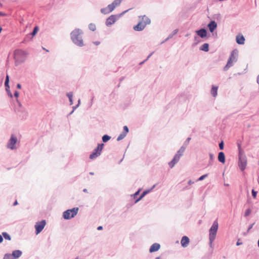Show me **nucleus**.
Listing matches in <instances>:
<instances>
[{
    "label": "nucleus",
    "instance_id": "4c0bfd02",
    "mask_svg": "<svg viewBox=\"0 0 259 259\" xmlns=\"http://www.w3.org/2000/svg\"><path fill=\"white\" fill-rule=\"evenodd\" d=\"M251 212V210L250 208H248L246 210L245 213H244V217H246L250 215V214Z\"/></svg>",
    "mask_w": 259,
    "mask_h": 259
},
{
    "label": "nucleus",
    "instance_id": "69168bd1",
    "mask_svg": "<svg viewBox=\"0 0 259 259\" xmlns=\"http://www.w3.org/2000/svg\"><path fill=\"white\" fill-rule=\"evenodd\" d=\"M83 192H85V193H87L88 192V190L87 189H84L83 190Z\"/></svg>",
    "mask_w": 259,
    "mask_h": 259
},
{
    "label": "nucleus",
    "instance_id": "5fc2aeb1",
    "mask_svg": "<svg viewBox=\"0 0 259 259\" xmlns=\"http://www.w3.org/2000/svg\"><path fill=\"white\" fill-rule=\"evenodd\" d=\"M153 53L154 52H152L150 54H149L147 58L145 59V61H147L153 55Z\"/></svg>",
    "mask_w": 259,
    "mask_h": 259
},
{
    "label": "nucleus",
    "instance_id": "58836bf2",
    "mask_svg": "<svg viewBox=\"0 0 259 259\" xmlns=\"http://www.w3.org/2000/svg\"><path fill=\"white\" fill-rule=\"evenodd\" d=\"M208 176V174H205V175H202L200 177H199L198 179H197V181H202L203 180H204L205 178H206Z\"/></svg>",
    "mask_w": 259,
    "mask_h": 259
},
{
    "label": "nucleus",
    "instance_id": "49530a36",
    "mask_svg": "<svg viewBox=\"0 0 259 259\" xmlns=\"http://www.w3.org/2000/svg\"><path fill=\"white\" fill-rule=\"evenodd\" d=\"M254 223H252V224L250 225L247 229V232H249V231L252 228L253 225H254Z\"/></svg>",
    "mask_w": 259,
    "mask_h": 259
},
{
    "label": "nucleus",
    "instance_id": "7c9ffc66",
    "mask_svg": "<svg viewBox=\"0 0 259 259\" xmlns=\"http://www.w3.org/2000/svg\"><path fill=\"white\" fill-rule=\"evenodd\" d=\"M110 139L111 137L108 135H104L102 138L103 142L104 143L108 142Z\"/></svg>",
    "mask_w": 259,
    "mask_h": 259
},
{
    "label": "nucleus",
    "instance_id": "4be33fe9",
    "mask_svg": "<svg viewBox=\"0 0 259 259\" xmlns=\"http://www.w3.org/2000/svg\"><path fill=\"white\" fill-rule=\"evenodd\" d=\"M22 254V252L20 250H14L11 254L12 256L14 257V259H17L20 257Z\"/></svg>",
    "mask_w": 259,
    "mask_h": 259
},
{
    "label": "nucleus",
    "instance_id": "72a5a7b5",
    "mask_svg": "<svg viewBox=\"0 0 259 259\" xmlns=\"http://www.w3.org/2000/svg\"><path fill=\"white\" fill-rule=\"evenodd\" d=\"M121 3L120 0H114L112 3L111 5L114 6V8H115L117 6H119Z\"/></svg>",
    "mask_w": 259,
    "mask_h": 259
},
{
    "label": "nucleus",
    "instance_id": "20e7f679",
    "mask_svg": "<svg viewBox=\"0 0 259 259\" xmlns=\"http://www.w3.org/2000/svg\"><path fill=\"white\" fill-rule=\"evenodd\" d=\"M238 57V51L237 50H234L232 51L229 58L227 61V63L226 66L224 67V70L227 71L229 68L232 67L234 63L236 62L237 61Z\"/></svg>",
    "mask_w": 259,
    "mask_h": 259
},
{
    "label": "nucleus",
    "instance_id": "f03ea898",
    "mask_svg": "<svg viewBox=\"0 0 259 259\" xmlns=\"http://www.w3.org/2000/svg\"><path fill=\"white\" fill-rule=\"evenodd\" d=\"M14 59L15 62V65H18L25 62L27 53L22 50H16L14 52Z\"/></svg>",
    "mask_w": 259,
    "mask_h": 259
},
{
    "label": "nucleus",
    "instance_id": "2f4dec72",
    "mask_svg": "<svg viewBox=\"0 0 259 259\" xmlns=\"http://www.w3.org/2000/svg\"><path fill=\"white\" fill-rule=\"evenodd\" d=\"M9 76L7 74L6 76V79H5V85L6 88L10 89V86H9Z\"/></svg>",
    "mask_w": 259,
    "mask_h": 259
},
{
    "label": "nucleus",
    "instance_id": "0e129e2a",
    "mask_svg": "<svg viewBox=\"0 0 259 259\" xmlns=\"http://www.w3.org/2000/svg\"><path fill=\"white\" fill-rule=\"evenodd\" d=\"M124 79V77L123 76V77H121L120 79H119V80H120V82H121L122 80H123V79Z\"/></svg>",
    "mask_w": 259,
    "mask_h": 259
},
{
    "label": "nucleus",
    "instance_id": "8fccbe9b",
    "mask_svg": "<svg viewBox=\"0 0 259 259\" xmlns=\"http://www.w3.org/2000/svg\"><path fill=\"white\" fill-rule=\"evenodd\" d=\"M16 102H17L19 107L20 108H22V105L18 99H16Z\"/></svg>",
    "mask_w": 259,
    "mask_h": 259
},
{
    "label": "nucleus",
    "instance_id": "1a4fd4ad",
    "mask_svg": "<svg viewBox=\"0 0 259 259\" xmlns=\"http://www.w3.org/2000/svg\"><path fill=\"white\" fill-rule=\"evenodd\" d=\"M17 142V137L14 135H12L10 140H9L7 147L8 148L10 149L11 150H15L17 148L16 146V144Z\"/></svg>",
    "mask_w": 259,
    "mask_h": 259
},
{
    "label": "nucleus",
    "instance_id": "a211bd4d",
    "mask_svg": "<svg viewBox=\"0 0 259 259\" xmlns=\"http://www.w3.org/2000/svg\"><path fill=\"white\" fill-rule=\"evenodd\" d=\"M139 19L140 21L142 22L143 24H145L146 26L151 23L150 19L145 15L139 16Z\"/></svg>",
    "mask_w": 259,
    "mask_h": 259
},
{
    "label": "nucleus",
    "instance_id": "cd10ccee",
    "mask_svg": "<svg viewBox=\"0 0 259 259\" xmlns=\"http://www.w3.org/2000/svg\"><path fill=\"white\" fill-rule=\"evenodd\" d=\"M191 138L190 137H188L186 139L185 141L184 142L183 145L182 147H184L185 149L187 147L188 145H189V142L191 140Z\"/></svg>",
    "mask_w": 259,
    "mask_h": 259
},
{
    "label": "nucleus",
    "instance_id": "dca6fc26",
    "mask_svg": "<svg viewBox=\"0 0 259 259\" xmlns=\"http://www.w3.org/2000/svg\"><path fill=\"white\" fill-rule=\"evenodd\" d=\"M207 27L210 32H213L217 27V23L214 21H211L207 25Z\"/></svg>",
    "mask_w": 259,
    "mask_h": 259
},
{
    "label": "nucleus",
    "instance_id": "bf43d9fd",
    "mask_svg": "<svg viewBox=\"0 0 259 259\" xmlns=\"http://www.w3.org/2000/svg\"><path fill=\"white\" fill-rule=\"evenodd\" d=\"M103 229V227L100 226H99L98 228H97V230H102Z\"/></svg>",
    "mask_w": 259,
    "mask_h": 259
},
{
    "label": "nucleus",
    "instance_id": "7ed1b4c3",
    "mask_svg": "<svg viewBox=\"0 0 259 259\" xmlns=\"http://www.w3.org/2000/svg\"><path fill=\"white\" fill-rule=\"evenodd\" d=\"M218 222L214 221L209 230V241L210 246L212 245V242L215 238L218 230Z\"/></svg>",
    "mask_w": 259,
    "mask_h": 259
},
{
    "label": "nucleus",
    "instance_id": "aec40b11",
    "mask_svg": "<svg viewBox=\"0 0 259 259\" xmlns=\"http://www.w3.org/2000/svg\"><path fill=\"white\" fill-rule=\"evenodd\" d=\"M160 247V245L159 243H153L149 249V252L152 253L158 251Z\"/></svg>",
    "mask_w": 259,
    "mask_h": 259
},
{
    "label": "nucleus",
    "instance_id": "f8f14e48",
    "mask_svg": "<svg viewBox=\"0 0 259 259\" xmlns=\"http://www.w3.org/2000/svg\"><path fill=\"white\" fill-rule=\"evenodd\" d=\"M182 156L178 154H176L172 159L168 163V165L170 168H172L175 164L179 162Z\"/></svg>",
    "mask_w": 259,
    "mask_h": 259
},
{
    "label": "nucleus",
    "instance_id": "9b49d317",
    "mask_svg": "<svg viewBox=\"0 0 259 259\" xmlns=\"http://www.w3.org/2000/svg\"><path fill=\"white\" fill-rule=\"evenodd\" d=\"M114 9V6H112L111 4L108 5L107 7L102 8L100 11L102 14L106 15L112 12Z\"/></svg>",
    "mask_w": 259,
    "mask_h": 259
},
{
    "label": "nucleus",
    "instance_id": "37998d69",
    "mask_svg": "<svg viewBox=\"0 0 259 259\" xmlns=\"http://www.w3.org/2000/svg\"><path fill=\"white\" fill-rule=\"evenodd\" d=\"M67 96L69 99H72L73 98V93L70 92L67 94Z\"/></svg>",
    "mask_w": 259,
    "mask_h": 259
},
{
    "label": "nucleus",
    "instance_id": "4d7b16f0",
    "mask_svg": "<svg viewBox=\"0 0 259 259\" xmlns=\"http://www.w3.org/2000/svg\"><path fill=\"white\" fill-rule=\"evenodd\" d=\"M3 241V236L0 235V243H2Z\"/></svg>",
    "mask_w": 259,
    "mask_h": 259
},
{
    "label": "nucleus",
    "instance_id": "09e8293b",
    "mask_svg": "<svg viewBox=\"0 0 259 259\" xmlns=\"http://www.w3.org/2000/svg\"><path fill=\"white\" fill-rule=\"evenodd\" d=\"M79 104H80V100H79L78 101V104L76 106L73 107V111H74V110L76 109L79 106Z\"/></svg>",
    "mask_w": 259,
    "mask_h": 259
},
{
    "label": "nucleus",
    "instance_id": "79ce46f5",
    "mask_svg": "<svg viewBox=\"0 0 259 259\" xmlns=\"http://www.w3.org/2000/svg\"><path fill=\"white\" fill-rule=\"evenodd\" d=\"M251 193H252V197L254 198H255L256 197L257 192L255 191L254 189H252V191H251Z\"/></svg>",
    "mask_w": 259,
    "mask_h": 259
},
{
    "label": "nucleus",
    "instance_id": "f257e3e1",
    "mask_svg": "<svg viewBox=\"0 0 259 259\" xmlns=\"http://www.w3.org/2000/svg\"><path fill=\"white\" fill-rule=\"evenodd\" d=\"M83 31L79 28H76L70 33L71 39L72 42L77 46L82 47L84 46L82 34Z\"/></svg>",
    "mask_w": 259,
    "mask_h": 259
},
{
    "label": "nucleus",
    "instance_id": "4468645a",
    "mask_svg": "<svg viewBox=\"0 0 259 259\" xmlns=\"http://www.w3.org/2000/svg\"><path fill=\"white\" fill-rule=\"evenodd\" d=\"M128 132H129V130H128V127L126 125L124 126L123 130L122 132L117 137V141H119L122 140L123 139H124L126 137V136L127 134V133H128Z\"/></svg>",
    "mask_w": 259,
    "mask_h": 259
},
{
    "label": "nucleus",
    "instance_id": "de8ad7c7",
    "mask_svg": "<svg viewBox=\"0 0 259 259\" xmlns=\"http://www.w3.org/2000/svg\"><path fill=\"white\" fill-rule=\"evenodd\" d=\"M14 96L15 97L18 99V97L19 96V93L17 91H16L14 93Z\"/></svg>",
    "mask_w": 259,
    "mask_h": 259
},
{
    "label": "nucleus",
    "instance_id": "603ef678",
    "mask_svg": "<svg viewBox=\"0 0 259 259\" xmlns=\"http://www.w3.org/2000/svg\"><path fill=\"white\" fill-rule=\"evenodd\" d=\"M194 183V182L191 181V180H189L188 182V184L190 185L191 184H193Z\"/></svg>",
    "mask_w": 259,
    "mask_h": 259
},
{
    "label": "nucleus",
    "instance_id": "c756f323",
    "mask_svg": "<svg viewBox=\"0 0 259 259\" xmlns=\"http://www.w3.org/2000/svg\"><path fill=\"white\" fill-rule=\"evenodd\" d=\"M209 161L208 163V165H211L212 164L214 160V156L212 153H209Z\"/></svg>",
    "mask_w": 259,
    "mask_h": 259
},
{
    "label": "nucleus",
    "instance_id": "ea45409f",
    "mask_svg": "<svg viewBox=\"0 0 259 259\" xmlns=\"http://www.w3.org/2000/svg\"><path fill=\"white\" fill-rule=\"evenodd\" d=\"M6 92H7V93L8 95L10 98H13V95H12V94L11 93V91H10V89L6 88Z\"/></svg>",
    "mask_w": 259,
    "mask_h": 259
},
{
    "label": "nucleus",
    "instance_id": "774afa93",
    "mask_svg": "<svg viewBox=\"0 0 259 259\" xmlns=\"http://www.w3.org/2000/svg\"><path fill=\"white\" fill-rule=\"evenodd\" d=\"M155 259H160V257L158 256V257H156Z\"/></svg>",
    "mask_w": 259,
    "mask_h": 259
},
{
    "label": "nucleus",
    "instance_id": "bb28decb",
    "mask_svg": "<svg viewBox=\"0 0 259 259\" xmlns=\"http://www.w3.org/2000/svg\"><path fill=\"white\" fill-rule=\"evenodd\" d=\"M200 50L204 52H208L209 51V45L207 43L203 44L200 48Z\"/></svg>",
    "mask_w": 259,
    "mask_h": 259
},
{
    "label": "nucleus",
    "instance_id": "864d4df0",
    "mask_svg": "<svg viewBox=\"0 0 259 259\" xmlns=\"http://www.w3.org/2000/svg\"><path fill=\"white\" fill-rule=\"evenodd\" d=\"M242 244V243L241 242H239V239H238V241L236 243V245L239 246V245H241Z\"/></svg>",
    "mask_w": 259,
    "mask_h": 259
},
{
    "label": "nucleus",
    "instance_id": "0eeeda50",
    "mask_svg": "<svg viewBox=\"0 0 259 259\" xmlns=\"http://www.w3.org/2000/svg\"><path fill=\"white\" fill-rule=\"evenodd\" d=\"M128 10H126L123 12L122 13L118 15H112L109 16L106 20L105 24L108 27L110 26L112 24H113L116 20L118 19V18L122 15L123 14L126 13Z\"/></svg>",
    "mask_w": 259,
    "mask_h": 259
},
{
    "label": "nucleus",
    "instance_id": "e433bc0d",
    "mask_svg": "<svg viewBox=\"0 0 259 259\" xmlns=\"http://www.w3.org/2000/svg\"><path fill=\"white\" fill-rule=\"evenodd\" d=\"M38 30V28L37 26H35L34 28H33V30L32 31V32L31 33V35L32 36H34L36 33L37 32Z\"/></svg>",
    "mask_w": 259,
    "mask_h": 259
},
{
    "label": "nucleus",
    "instance_id": "f3484780",
    "mask_svg": "<svg viewBox=\"0 0 259 259\" xmlns=\"http://www.w3.org/2000/svg\"><path fill=\"white\" fill-rule=\"evenodd\" d=\"M196 33L200 37L204 38L207 35V30L205 28H201L195 31Z\"/></svg>",
    "mask_w": 259,
    "mask_h": 259
},
{
    "label": "nucleus",
    "instance_id": "39448f33",
    "mask_svg": "<svg viewBox=\"0 0 259 259\" xmlns=\"http://www.w3.org/2000/svg\"><path fill=\"white\" fill-rule=\"evenodd\" d=\"M238 166L240 169L243 171H244L247 165V157L243 152H240L238 155Z\"/></svg>",
    "mask_w": 259,
    "mask_h": 259
},
{
    "label": "nucleus",
    "instance_id": "412c9836",
    "mask_svg": "<svg viewBox=\"0 0 259 259\" xmlns=\"http://www.w3.org/2000/svg\"><path fill=\"white\" fill-rule=\"evenodd\" d=\"M189 243V239L187 236H184L182 237L181 243L183 247H186L188 246Z\"/></svg>",
    "mask_w": 259,
    "mask_h": 259
},
{
    "label": "nucleus",
    "instance_id": "a878e982",
    "mask_svg": "<svg viewBox=\"0 0 259 259\" xmlns=\"http://www.w3.org/2000/svg\"><path fill=\"white\" fill-rule=\"evenodd\" d=\"M179 30L178 29H175L171 33H170L168 36V37L164 40L161 43H164L166 41H167V40H168L169 39L171 38L174 35H175V34H176L178 32Z\"/></svg>",
    "mask_w": 259,
    "mask_h": 259
},
{
    "label": "nucleus",
    "instance_id": "6ab92c4d",
    "mask_svg": "<svg viewBox=\"0 0 259 259\" xmlns=\"http://www.w3.org/2000/svg\"><path fill=\"white\" fill-rule=\"evenodd\" d=\"M155 187V185H153V187L149 190H145L143 192V193L141 194V195L140 196V197L137 198L135 200V203L138 202L139 201H140L141 199H142L146 194H147L148 193H149L153 189H154Z\"/></svg>",
    "mask_w": 259,
    "mask_h": 259
},
{
    "label": "nucleus",
    "instance_id": "13d9d810",
    "mask_svg": "<svg viewBox=\"0 0 259 259\" xmlns=\"http://www.w3.org/2000/svg\"><path fill=\"white\" fill-rule=\"evenodd\" d=\"M6 14L3 12H0V16H5Z\"/></svg>",
    "mask_w": 259,
    "mask_h": 259
},
{
    "label": "nucleus",
    "instance_id": "423d86ee",
    "mask_svg": "<svg viewBox=\"0 0 259 259\" xmlns=\"http://www.w3.org/2000/svg\"><path fill=\"white\" fill-rule=\"evenodd\" d=\"M78 209V207H74L72 209H67L63 213V218L65 220H69L74 218L77 214Z\"/></svg>",
    "mask_w": 259,
    "mask_h": 259
},
{
    "label": "nucleus",
    "instance_id": "9d476101",
    "mask_svg": "<svg viewBox=\"0 0 259 259\" xmlns=\"http://www.w3.org/2000/svg\"><path fill=\"white\" fill-rule=\"evenodd\" d=\"M46 224V222L44 220L36 223L34 227L35 229V234L36 235L38 234L42 231Z\"/></svg>",
    "mask_w": 259,
    "mask_h": 259
},
{
    "label": "nucleus",
    "instance_id": "e2e57ef3",
    "mask_svg": "<svg viewBox=\"0 0 259 259\" xmlns=\"http://www.w3.org/2000/svg\"><path fill=\"white\" fill-rule=\"evenodd\" d=\"M17 204H18V202H17V200H16V201L14 202V203H13V206H16V205H17Z\"/></svg>",
    "mask_w": 259,
    "mask_h": 259
},
{
    "label": "nucleus",
    "instance_id": "c9c22d12",
    "mask_svg": "<svg viewBox=\"0 0 259 259\" xmlns=\"http://www.w3.org/2000/svg\"><path fill=\"white\" fill-rule=\"evenodd\" d=\"M3 259H14V257L11 253H6L4 256Z\"/></svg>",
    "mask_w": 259,
    "mask_h": 259
},
{
    "label": "nucleus",
    "instance_id": "a18cd8bd",
    "mask_svg": "<svg viewBox=\"0 0 259 259\" xmlns=\"http://www.w3.org/2000/svg\"><path fill=\"white\" fill-rule=\"evenodd\" d=\"M140 190L139 189V190H138L135 194H134L132 196H133V197H134V198H136V197L139 195V193H140Z\"/></svg>",
    "mask_w": 259,
    "mask_h": 259
},
{
    "label": "nucleus",
    "instance_id": "2eb2a0df",
    "mask_svg": "<svg viewBox=\"0 0 259 259\" xmlns=\"http://www.w3.org/2000/svg\"><path fill=\"white\" fill-rule=\"evenodd\" d=\"M146 26L142 22L139 20L137 25L134 26V29L137 31H141L144 29Z\"/></svg>",
    "mask_w": 259,
    "mask_h": 259
},
{
    "label": "nucleus",
    "instance_id": "680f3d73",
    "mask_svg": "<svg viewBox=\"0 0 259 259\" xmlns=\"http://www.w3.org/2000/svg\"><path fill=\"white\" fill-rule=\"evenodd\" d=\"M94 44H95L96 45H98L100 44V41H95L94 42Z\"/></svg>",
    "mask_w": 259,
    "mask_h": 259
},
{
    "label": "nucleus",
    "instance_id": "6e6d98bb",
    "mask_svg": "<svg viewBox=\"0 0 259 259\" xmlns=\"http://www.w3.org/2000/svg\"><path fill=\"white\" fill-rule=\"evenodd\" d=\"M17 88L18 89H20L21 88V85L20 83H18L17 84Z\"/></svg>",
    "mask_w": 259,
    "mask_h": 259
},
{
    "label": "nucleus",
    "instance_id": "ddd939ff",
    "mask_svg": "<svg viewBox=\"0 0 259 259\" xmlns=\"http://www.w3.org/2000/svg\"><path fill=\"white\" fill-rule=\"evenodd\" d=\"M182 156L178 154H176L172 159L168 163V165L170 168H172L175 164L179 162Z\"/></svg>",
    "mask_w": 259,
    "mask_h": 259
},
{
    "label": "nucleus",
    "instance_id": "c03bdc74",
    "mask_svg": "<svg viewBox=\"0 0 259 259\" xmlns=\"http://www.w3.org/2000/svg\"><path fill=\"white\" fill-rule=\"evenodd\" d=\"M224 144L223 141H222L219 143V148L221 150H223L224 149Z\"/></svg>",
    "mask_w": 259,
    "mask_h": 259
},
{
    "label": "nucleus",
    "instance_id": "6e6552de",
    "mask_svg": "<svg viewBox=\"0 0 259 259\" xmlns=\"http://www.w3.org/2000/svg\"><path fill=\"white\" fill-rule=\"evenodd\" d=\"M104 146V144L103 143L99 144L98 145L97 147L96 148H95L93 150V152H92V153L91 154H90V158L91 159H94L98 157V156H99L101 154V152L102 151Z\"/></svg>",
    "mask_w": 259,
    "mask_h": 259
},
{
    "label": "nucleus",
    "instance_id": "393cba45",
    "mask_svg": "<svg viewBox=\"0 0 259 259\" xmlns=\"http://www.w3.org/2000/svg\"><path fill=\"white\" fill-rule=\"evenodd\" d=\"M218 89V87L214 86V85L212 86V88L211 89V94L213 97H215L217 96Z\"/></svg>",
    "mask_w": 259,
    "mask_h": 259
},
{
    "label": "nucleus",
    "instance_id": "b1692460",
    "mask_svg": "<svg viewBox=\"0 0 259 259\" xmlns=\"http://www.w3.org/2000/svg\"><path fill=\"white\" fill-rule=\"evenodd\" d=\"M218 160L222 163H224L225 162V155L224 152H220L219 153Z\"/></svg>",
    "mask_w": 259,
    "mask_h": 259
},
{
    "label": "nucleus",
    "instance_id": "5701e85b",
    "mask_svg": "<svg viewBox=\"0 0 259 259\" xmlns=\"http://www.w3.org/2000/svg\"><path fill=\"white\" fill-rule=\"evenodd\" d=\"M236 39L237 43L239 45H243L244 44L245 38L243 35H237Z\"/></svg>",
    "mask_w": 259,
    "mask_h": 259
},
{
    "label": "nucleus",
    "instance_id": "473e14b6",
    "mask_svg": "<svg viewBox=\"0 0 259 259\" xmlns=\"http://www.w3.org/2000/svg\"><path fill=\"white\" fill-rule=\"evenodd\" d=\"M2 235L5 239L8 240H11V237L10 235L7 232H3Z\"/></svg>",
    "mask_w": 259,
    "mask_h": 259
},
{
    "label": "nucleus",
    "instance_id": "a19ab883",
    "mask_svg": "<svg viewBox=\"0 0 259 259\" xmlns=\"http://www.w3.org/2000/svg\"><path fill=\"white\" fill-rule=\"evenodd\" d=\"M22 117L23 119H26L27 117L28 114L25 111H22Z\"/></svg>",
    "mask_w": 259,
    "mask_h": 259
},
{
    "label": "nucleus",
    "instance_id": "f704fd0d",
    "mask_svg": "<svg viewBox=\"0 0 259 259\" xmlns=\"http://www.w3.org/2000/svg\"><path fill=\"white\" fill-rule=\"evenodd\" d=\"M89 28L90 30H91L92 31H94L96 29V25L94 23H90L89 25Z\"/></svg>",
    "mask_w": 259,
    "mask_h": 259
},
{
    "label": "nucleus",
    "instance_id": "052dcab7",
    "mask_svg": "<svg viewBox=\"0 0 259 259\" xmlns=\"http://www.w3.org/2000/svg\"><path fill=\"white\" fill-rule=\"evenodd\" d=\"M69 100L70 104V105H72L73 104V100H72V99H69Z\"/></svg>",
    "mask_w": 259,
    "mask_h": 259
},
{
    "label": "nucleus",
    "instance_id": "338daca9",
    "mask_svg": "<svg viewBox=\"0 0 259 259\" xmlns=\"http://www.w3.org/2000/svg\"><path fill=\"white\" fill-rule=\"evenodd\" d=\"M248 232H247V231H246V232H244L243 233V235L244 236H246L247 235V234H248Z\"/></svg>",
    "mask_w": 259,
    "mask_h": 259
},
{
    "label": "nucleus",
    "instance_id": "c85d7f7f",
    "mask_svg": "<svg viewBox=\"0 0 259 259\" xmlns=\"http://www.w3.org/2000/svg\"><path fill=\"white\" fill-rule=\"evenodd\" d=\"M185 150L186 149L184 147L181 146L179 150L177 151V154H178V155H180V156H182L184 154Z\"/></svg>",
    "mask_w": 259,
    "mask_h": 259
},
{
    "label": "nucleus",
    "instance_id": "3c124183",
    "mask_svg": "<svg viewBox=\"0 0 259 259\" xmlns=\"http://www.w3.org/2000/svg\"><path fill=\"white\" fill-rule=\"evenodd\" d=\"M237 145H238V150H239V153L240 152H243L241 148V144H239V143H238L237 144Z\"/></svg>",
    "mask_w": 259,
    "mask_h": 259
}]
</instances>
